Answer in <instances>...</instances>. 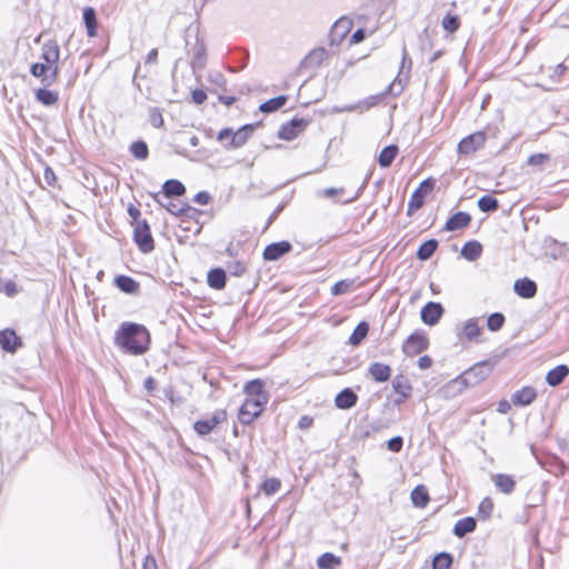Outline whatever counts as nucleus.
Wrapping results in <instances>:
<instances>
[{
	"label": "nucleus",
	"instance_id": "79ce46f5",
	"mask_svg": "<svg viewBox=\"0 0 569 569\" xmlns=\"http://www.w3.org/2000/svg\"><path fill=\"white\" fill-rule=\"evenodd\" d=\"M478 207L482 212H492L498 209L499 202L495 197L487 194L479 198Z\"/></svg>",
	"mask_w": 569,
	"mask_h": 569
},
{
	"label": "nucleus",
	"instance_id": "e433bc0d",
	"mask_svg": "<svg viewBox=\"0 0 569 569\" xmlns=\"http://www.w3.org/2000/svg\"><path fill=\"white\" fill-rule=\"evenodd\" d=\"M438 241L435 239H430L425 241L417 251V257L419 260H428L437 250Z\"/></svg>",
	"mask_w": 569,
	"mask_h": 569
},
{
	"label": "nucleus",
	"instance_id": "49530a36",
	"mask_svg": "<svg viewBox=\"0 0 569 569\" xmlns=\"http://www.w3.org/2000/svg\"><path fill=\"white\" fill-rule=\"evenodd\" d=\"M492 510H493V501L491 498L486 497L485 499H482V501L479 505L478 515L482 519H488V518H490Z\"/></svg>",
	"mask_w": 569,
	"mask_h": 569
},
{
	"label": "nucleus",
	"instance_id": "1a4fd4ad",
	"mask_svg": "<svg viewBox=\"0 0 569 569\" xmlns=\"http://www.w3.org/2000/svg\"><path fill=\"white\" fill-rule=\"evenodd\" d=\"M246 400H259L262 405L269 401V393L264 391V382L261 379H252L243 386Z\"/></svg>",
	"mask_w": 569,
	"mask_h": 569
},
{
	"label": "nucleus",
	"instance_id": "052dcab7",
	"mask_svg": "<svg viewBox=\"0 0 569 569\" xmlns=\"http://www.w3.org/2000/svg\"><path fill=\"white\" fill-rule=\"evenodd\" d=\"M193 200L198 204L206 206L210 200V194L206 191H200L194 196Z\"/></svg>",
	"mask_w": 569,
	"mask_h": 569
},
{
	"label": "nucleus",
	"instance_id": "9b49d317",
	"mask_svg": "<svg viewBox=\"0 0 569 569\" xmlns=\"http://www.w3.org/2000/svg\"><path fill=\"white\" fill-rule=\"evenodd\" d=\"M227 412L224 410H217L209 419L198 420L193 425L194 431L199 436L209 435L219 423L224 421Z\"/></svg>",
	"mask_w": 569,
	"mask_h": 569
},
{
	"label": "nucleus",
	"instance_id": "f3484780",
	"mask_svg": "<svg viewBox=\"0 0 569 569\" xmlns=\"http://www.w3.org/2000/svg\"><path fill=\"white\" fill-rule=\"evenodd\" d=\"M491 480L496 489L503 495H511L516 489V480L507 473L491 475Z\"/></svg>",
	"mask_w": 569,
	"mask_h": 569
},
{
	"label": "nucleus",
	"instance_id": "c9c22d12",
	"mask_svg": "<svg viewBox=\"0 0 569 569\" xmlns=\"http://www.w3.org/2000/svg\"><path fill=\"white\" fill-rule=\"evenodd\" d=\"M369 332V322H358L349 337V343L352 346H359Z\"/></svg>",
	"mask_w": 569,
	"mask_h": 569
},
{
	"label": "nucleus",
	"instance_id": "f8f14e48",
	"mask_svg": "<svg viewBox=\"0 0 569 569\" xmlns=\"http://www.w3.org/2000/svg\"><path fill=\"white\" fill-rule=\"evenodd\" d=\"M33 77L41 78L46 86H51L57 81L59 67H50L44 63H33L30 68Z\"/></svg>",
	"mask_w": 569,
	"mask_h": 569
},
{
	"label": "nucleus",
	"instance_id": "6ab92c4d",
	"mask_svg": "<svg viewBox=\"0 0 569 569\" xmlns=\"http://www.w3.org/2000/svg\"><path fill=\"white\" fill-rule=\"evenodd\" d=\"M41 58L44 64L54 67L58 66L60 58V48L56 41H48L41 48Z\"/></svg>",
	"mask_w": 569,
	"mask_h": 569
},
{
	"label": "nucleus",
	"instance_id": "39448f33",
	"mask_svg": "<svg viewBox=\"0 0 569 569\" xmlns=\"http://www.w3.org/2000/svg\"><path fill=\"white\" fill-rule=\"evenodd\" d=\"M435 187V180L426 179L423 180L419 187L412 192L410 200L408 202V214L411 216L413 212L418 211L425 203L426 196L432 191Z\"/></svg>",
	"mask_w": 569,
	"mask_h": 569
},
{
	"label": "nucleus",
	"instance_id": "2eb2a0df",
	"mask_svg": "<svg viewBox=\"0 0 569 569\" xmlns=\"http://www.w3.org/2000/svg\"><path fill=\"white\" fill-rule=\"evenodd\" d=\"M291 249L292 246L288 241L273 242L264 248L263 258L268 261H274L288 253Z\"/></svg>",
	"mask_w": 569,
	"mask_h": 569
},
{
	"label": "nucleus",
	"instance_id": "cd10ccee",
	"mask_svg": "<svg viewBox=\"0 0 569 569\" xmlns=\"http://www.w3.org/2000/svg\"><path fill=\"white\" fill-rule=\"evenodd\" d=\"M443 308L439 302H428L420 311L421 320H439Z\"/></svg>",
	"mask_w": 569,
	"mask_h": 569
},
{
	"label": "nucleus",
	"instance_id": "2f4dec72",
	"mask_svg": "<svg viewBox=\"0 0 569 569\" xmlns=\"http://www.w3.org/2000/svg\"><path fill=\"white\" fill-rule=\"evenodd\" d=\"M163 194L167 198L179 197L186 192L184 186L179 180H167L162 186Z\"/></svg>",
	"mask_w": 569,
	"mask_h": 569
},
{
	"label": "nucleus",
	"instance_id": "7ed1b4c3",
	"mask_svg": "<svg viewBox=\"0 0 569 569\" xmlns=\"http://www.w3.org/2000/svg\"><path fill=\"white\" fill-rule=\"evenodd\" d=\"M429 348V338L425 330L417 329L402 343V351L408 357L417 356Z\"/></svg>",
	"mask_w": 569,
	"mask_h": 569
},
{
	"label": "nucleus",
	"instance_id": "603ef678",
	"mask_svg": "<svg viewBox=\"0 0 569 569\" xmlns=\"http://www.w3.org/2000/svg\"><path fill=\"white\" fill-rule=\"evenodd\" d=\"M149 121L154 128H160L163 126L162 113L158 108H151L149 110Z\"/></svg>",
	"mask_w": 569,
	"mask_h": 569
},
{
	"label": "nucleus",
	"instance_id": "a18cd8bd",
	"mask_svg": "<svg viewBox=\"0 0 569 569\" xmlns=\"http://www.w3.org/2000/svg\"><path fill=\"white\" fill-rule=\"evenodd\" d=\"M353 283H355V280H349V279L338 281L332 286L331 293L333 296L345 295L350 291Z\"/></svg>",
	"mask_w": 569,
	"mask_h": 569
},
{
	"label": "nucleus",
	"instance_id": "0eeeda50",
	"mask_svg": "<svg viewBox=\"0 0 569 569\" xmlns=\"http://www.w3.org/2000/svg\"><path fill=\"white\" fill-rule=\"evenodd\" d=\"M309 121L302 118H293L291 121L283 123L278 131L281 140L291 141L305 131Z\"/></svg>",
	"mask_w": 569,
	"mask_h": 569
},
{
	"label": "nucleus",
	"instance_id": "20e7f679",
	"mask_svg": "<svg viewBox=\"0 0 569 569\" xmlns=\"http://www.w3.org/2000/svg\"><path fill=\"white\" fill-rule=\"evenodd\" d=\"M134 241L143 253H149L154 249V241L150 232V227L146 220L137 221L133 230Z\"/></svg>",
	"mask_w": 569,
	"mask_h": 569
},
{
	"label": "nucleus",
	"instance_id": "6e6d98bb",
	"mask_svg": "<svg viewBox=\"0 0 569 569\" xmlns=\"http://www.w3.org/2000/svg\"><path fill=\"white\" fill-rule=\"evenodd\" d=\"M549 160V156L546 154V153H536V154H531L529 158H528V164L529 166H541L546 161Z\"/></svg>",
	"mask_w": 569,
	"mask_h": 569
},
{
	"label": "nucleus",
	"instance_id": "de8ad7c7",
	"mask_svg": "<svg viewBox=\"0 0 569 569\" xmlns=\"http://www.w3.org/2000/svg\"><path fill=\"white\" fill-rule=\"evenodd\" d=\"M131 153L140 160H143L148 157V146L143 141L133 142L130 147Z\"/></svg>",
	"mask_w": 569,
	"mask_h": 569
},
{
	"label": "nucleus",
	"instance_id": "393cba45",
	"mask_svg": "<svg viewBox=\"0 0 569 569\" xmlns=\"http://www.w3.org/2000/svg\"><path fill=\"white\" fill-rule=\"evenodd\" d=\"M477 527V521L472 517H466L459 519L453 527V535L458 538H462L466 535L473 532Z\"/></svg>",
	"mask_w": 569,
	"mask_h": 569
},
{
	"label": "nucleus",
	"instance_id": "680f3d73",
	"mask_svg": "<svg viewBox=\"0 0 569 569\" xmlns=\"http://www.w3.org/2000/svg\"><path fill=\"white\" fill-rule=\"evenodd\" d=\"M431 365H432V359H431V357H429L427 355L420 357L418 360V367L422 370L430 368Z\"/></svg>",
	"mask_w": 569,
	"mask_h": 569
},
{
	"label": "nucleus",
	"instance_id": "423d86ee",
	"mask_svg": "<svg viewBox=\"0 0 569 569\" xmlns=\"http://www.w3.org/2000/svg\"><path fill=\"white\" fill-rule=\"evenodd\" d=\"M264 406L259 400H244L238 412L239 422L244 426L252 423L262 413Z\"/></svg>",
	"mask_w": 569,
	"mask_h": 569
},
{
	"label": "nucleus",
	"instance_id": "dca6fc26",
	"mask_svg": "<svg viewBox=\"0 0 569 569\" xmlns=\"http://www.w3.org/2000/svg\"><path fill=\"white\" fill-rule=\"evenodd\" d=\"M21 345V338L17 336L13 329H3L0 331V346L4 351L14 352Z\"/></svg>",
	"mask_w": 569,
	"mask_h": 569
},
{
	"label": "nucleus",
	"instance_id": "4468645a",
	"mask_svg": "<svg viewBox=\"0 0 569 569\" xmlns=\"http://www.w3.org/2000/svg\"><path fill=\"white\" fill-rule=\"evenodd\" d=\"M537 398V390L531 386L522 387L511 395V402L518 407L531 405Z\"/></svg>",
	"mask_w": 569,
	"mask_h": 569
},
{
	"label": "nucleus",
	"instance_id": "bb28decb",
	"mask_svg": "<svg viewBox=\"0 0 569 569\" xmlns=\"http://www.w3.org/2000/svg\"><path fill=\"white\" fill-rule=\"evenodd\" d=\"M116 286L124 293L136 295L139 291V283L128 276H118L114 279Z\"/></svg>",
	"mask_w": 569,
	"mask_h": 569
},
{
	"label": "nucleus",
	"instance_id": "4c0bfd02",
	"mask_svg": "<svg viewBox=\"0 0 569 569\" xmlns=\"http://www.w3.org/2000/svg\"><path fill=\"white\" fill-rule=\"evenodd\" d=\"M83 21L88 36L94 37L97 31V16L93 8L88 7L83 10Z\"/></svg>",
	"mask_w": 569,
	"mask_h": 569
},
{
	"label": "nucleus",
	"instance_id": "f257e3e1",
	"mask_svg": "<svg viewBox=\"0 0 569 569\" xmlns=\"http://www.w3.org/2000/svg\"><path fill=\"white\" fill-rule=\"evenodd\" d=\"M114 345L126 355L141 356L149 349L150 333L138 322H122L116 331Z\"/></svg>",
	"mask_w": 569,
	"mask_h": 569
},
{
	"label": "nucleus",
	"instance_id": "3c124183",
	"mask_svg": "<svg viewBox=\"0 0 569 569\" xmlns=\"http://www.w3.org/2000/svg\"><path fill=\"white\" fill-rule=\"evenodd\" d=\"M442 27L448 32H455L459 28V19L457 16H446L442 20Z\"/></svg>",
	"mask_w": 569,
	"mask_h": 569
},
{
	"label": "nucleus",
	"instance_id": "f03ea898",
	"mask_svg": "<svg viewBox=\"0 0 569 569\" xmlns=\"http://www.w3.org/2000/svg\"><path fill=\"white\" fill-rule=\"evenodd\" d=\"M493 363L491 360H483L475 363L472 367L463 371L460 376L467 387H475L482 382L492 371Z\"/></svg>",
	"mask_w": 569,
	"mask_h": 569
},
{
	"label": "nucleus",
	"instance_id": "c03bdc74",
	"mask_svg": "<svg viewBox=\"0 0 569 569\" xmlns=\"http://www.w3.org/2000/svg\"><path fill=\"white\" fill-rule=\"evenodd\" d=\"M154 200L160 206L164 207L170 213H172L174 216L184 214L187 212V210L189 209V206H186V204H182V203H178V202H174V201H169L167 203H163L162 201H160L158 199V196H154Z\"/></svg>",
	"mask_w": 569,
	"mask_h": 569
},
{
	"label": "nucleus",
	"instance_id": "ddd939ff",
	"mask_svg": "<svg viewBox=\"0 0 569 569\" xmlns=\"http://www.w3.org/2000/svg\"><path fill=\"white\" fill-rule=\"evenodd\" d=\"M254 130V124L242 126L237 131L232 130V139L229 143H224L226 149H237L246 144Z\"/></svg>",
	"mask_w": 569,
	"mask_h": 569
},
{
	"label": "nucleus",
	"instance_id": "13d9d810",
	"mask_svg": "<svg viewBox=\"0 0 569 569\" xmlns=\"http://www.w3.org/2000/svg\"><path fill=\"white\" fill-rule=\"evenodd\" d=\"M191 97L196 104H202L207 99V93L201 89H196L191 92Z\"/></svg>",
	"mask_w": 569,
	"mask_h": 569
},
{
	"label": "nucleus",
	"instance_id": "338daca9",
	"mask_svg": "<svg viewBox=\"0 0 569 569\" xmlns=\"http://www.w3.org/2000/svg\"><path fill=\"white\" fill-rule=\"evenodd\" d=\"M142 569H158V566H157V562H156L154 558L147 557L144 562H143V568Z\"/></svg>",
	"mask_w": 569,
	"mask_h": 569
},
{
	"label": "nucleus",
	"instance_id": "aec40b11",
	"mask_svg": "<svg viewBox=\"0 0 569 569\" xmlns=\"http://www.w3.org/2000/svg\"><path fill=\"white\" fill-rule=\"evenodd\" d=\"M569 375V367L567 365H558L550 369L546 375V382L550 387L561 385Z\"/></svg>",
	"mask_w": 569,
	"mask_h": 569
},
{
	"label": "nucleus",
	"instance_id": "0e129e2a",
	"mask_svg": "<svg viewBox=\"0 0 569 569\" xmlns=\"http://www.w3.org/2000/svg\"><path fill=\"white\" fill-rule=\"evenodd\" d=\"M313 423V419L309 416H302L299 420V427L301 429H307V428H310Z\"/></svg>",
	"mask_w": 569,
	"mask_h": 569
},
{
	"label": "nucleus",
	"instance_id": "c85d7f7f",
	"mask_svg": "<svg viewBox=\"0 0 569 569\" xmlns=\"http://www.w3.org/2000/svg\"><path fill=\"white\" fill-rule=\"evenodd\" d=\"M412 505L417 508H425L427 507L430 497L427 488L423 485L417 486L410 495Z\"/></svg>",
	"mask_w": 569,
	"mask_h": 569
},
{
	"label": "nucleus",
	"instance_id": "69168bd1",
	"mask_svg": "<svg viewBox=\"0 0 569 569\" xmlns=\"http://www.w3.org/2000/svg\"><path fill=\"white\" fill-rule=\"evenodd\" d=\"M366 38V32L362 29H358L351 37L352 43H359Z\"/></svg>",
	"mask_w": 569,
	"mask_h": 569
},
{
	"label": "nucleus",
	"instance_id": "b1692460",
	"mask_svg": "<svg viewBox=\"0 0 569 569\" xmlns=\"http://www.w3.org/2000/svg\"><path fill=\"white\" fill-rule=\"evenodd\" d=\"M513 289L522 298H532L537 292V284L535 281L523 278L515 282Z\"/></svg>",
	"mask_w": 569,
	"mask_h": 569
},
{
	"label": "nucleus",
	"instance_id": "a211bd4d",
	"mask_svg": "<svg viewBox=\"0 0 569 569\" xmlns=\"http://www.w3.org/2000/svg\"><path fill=\"white\" fill-rule=\"evenodd\" d=\"M358 402V395L351 388L342 389L335 398V406L341 410H348Z\"/></svg>",
	"mask_w": 569,
	"mask_h": 569
},
{
	"label": "nucleus",
	"instance_id": "ea45409f",
	"mask_svg": "<svg viewBox=\"0 0 569 569\" xmlns=\"http://www.w3.org/2000/svg\"><path fill=\"white\" fill-rule=\"evenodd\" d=\"M36 98L39 102H41L44 106H52L58 101L59 96L54 91L39 89L36 91Z\"/></svg>",
	"mask_w": 569,
	"mask_h": 569
},
{
	"label": "nucleus",
	"instance_id": "8fccbe9b",
	"mask_svg": "<svg viewBox=\"0 0 569 569\" xmlns=\"http://www.w3.org/2000/svg\"><path fill=\"white\" fill-rule=\"evenodd\" d=\"M204 66V47L202 43L198 44L194 49L192 57V67L202 68Z\"/></svg>",
	"mask_w": 569,
	"mask_h": 569
},
{
	"label": "nucleus",
	"instance_id": "09e8293b",
	"mask_svg": "<svg viewBox=\"0 0 569 569\" xmlns=\"http://www.w3.org/2000/svg\"><path fill=\"white\" fill-rule=\"evenodd\" d=\"M0 292L7 297H14L18 293V288L14 281L0 279Z\"/></svg>",
	"mask_w": 569,
	"mask_h": 569
},
{
	"label": "nucleus",
	"instance_id": "6e6552de",
	"mask_svg": "<svg viewBox=\"0 0 569 569\" xmlns=\"http://www.w3.org/2000/svg\"><path fill=\"white\" fill-rule=\"evenodd\" d=\"M487 134L485 131H477L465 137L458 144V152L470 154L482 148L486 143Z\"/></svg>",
	"mask_w": 569,
	"mask_h": 569
},
{
	"label": "nucleus",
	"instance_id": "72a5a7b5",
	"mask_svg": "<svg viewBox=\"0 0 569 569\" xmlns=\"http://www.w3.org/2000/svg\"><path fill=\"white\" fill-rule=\"evenodd\" d=\"M482 251V247L478 241H468L461 249V254L469 261L477 260Z\"/></svg>",
	"mask_w": 569,
	"mask_h": 569
},
{
	"label": "nucleus",
	"instance_id": "bf43d9fd",
	"mask_svg": "<svg viewBox=\"0 0 569 569\" xmlns=\"http://www.w3.org/2000/svg\"><path fill=\"white\" fill-rule=\"evenodd\" d=\"M343 192V188H326L321 191V194L325 198H333L338 194H342Z\"/></svg>",
	"mask_w": 569,
	"mask_h": 569
},
{
	"label": "nucleus",
	"instance_id": "473e14b6",
	"mask_svg": "<svg viewBox=\"0 0 569 569\" xmlns=\"http://www.w3.org/2000/svg\"><path fill=\"white\" fill-rule=\"evenodd\" d=\"M398 154V147L396 144H390L383 148L379 154V166L382 168H388L393 162L395 158Z\"/></svg>",
	"mask_w": 569,
	"mask_h": 569
},
{
	"label": "nucleus",
	"instance_id": "864d4df0",
	"mask_svg": "<svg viewBox=\"0 0 569 569\" xmlns=\"http://www.w3.org/2000/svg\"><path fill=\"white\" fill-rule=\"evenodd\" d=\"M403 447V438L401 436L392 437L387 441L388 450L392 452H400Z\"/></svg>",
	"mask_w": 569,
	"mask_h": 569
},
{
	"label": "nucleus",
	"instance_id": "37998d69",
	"mask_svg": "<svg viewBox=\"0 0 569 569\" xmlns=\"http://www.w3.org/2000/svg\"><path fill=\"white\" fill-rule=\"evenodd\" d=\"M452 565V556L448 552H439L432 560V569H449Z\"/></svg>",
	"mask_w": 569,
	"mask_h": 569
},
{
	"label": "nucleus",
	"instance_id": "e2e57ef3",
	"mask_svg": "<svg viewBox=\"0 0 569 569\" xmlns=\"http://www.w3.org/2000/svg\"><path fill=\"white\" fill-rule=\"evenodd\" d=\"M511 403L512 402H509L508 400H505V399L500 400L498 402V408H497L498 412L503 413V415L508 413L511 410Z\"/></svg>",
	"mask_w": 569,
	"mask_h": 569
},
{
	"label": "nucleus",
	"instance_id": "c756f323",
	"mask_svg": "<svg viewBox=\"0 0 569 569\" xmlns=\"http://www.w3.org/2000/svg\"><path fill=\"white\" fill-rule=\"evenodd\" d=\"M467 387L461 376L450 380L443 388L442 391L446 397H456L460 395Z\"/></svg>",
	"mask_w": 569,
	"mask_h": 569
},
{
	"label": "nucleus",
	"instance_id": "f704fd0d",
	"mask_svg": "<svg viewBox=\"0 0 569 569\" xmlns=\"http://www.w3.org/2000/svg\"><path fill=\"white\" fill-rule=\"evenodd\" d=\"M341 565V558L337 557L331 552L322 553L318 560L317 566L319 569H335L336 567Z\"/></svg>",
	"mask_w": 569,
	"mask_h": 569
},
{
	"label": "nucleus",
	"instance_id": "a878e982",
	"mask_svg": "<svg viewBox=\"0 0 569 569\" xmlns=\"http://www.w3.org/2000/svg\"><path fill=\"white\" fill-rule=\"evenodd\" d=\"M328 57V51L325 48H316L309 52L303 62L308 68H317L321 66Z\"/></svg>",
	"mask_w": 569,
	"mask_h": 569
},
{
	"label": "nucleus",
	"instance_id": "58836bf2",
	"mask_svg": "<svg viewBox=\"0 0 569 569\" xmlns=\"http://www.w3.org/2000/svg\"><path fill=\"white\" fill-rule=\"evenodd\" d=\"M286 101H287L286 96H279V97L272 98V99L261 103L259 109L262 112H273V111H277L278 109H280L281 107H283Z\"/></svg>",
	"mask_w": 569,
	"mask_h": 569
},
{
	"label": "nucleus",
	"instance_id": "7c9ffc66",
	"mask_svg": "<svg viewBox=\"0 0 569 569\" xmlns=\"http://www.w3.org/2000/svg\"><path fill=\"white\" fill-rule=\"evenodd\" d=\"M226 272L220 268L210 270L207 277L208 284L218 290L226 286Z\"/></svg>",
	"mask_w": 569,
	"mask_h": 569
},
{
	"label": "nucleus",
	"instance_id": "4d7b16f0",
	"mask_svg": "<svg viewBox=\"0 0 569 569\" xmlns=\"http://www.w3.org/2000/svg\"><path fill=\"white\" fill-rule=\"evenodd\" d=\"M231 139H232V129H230V128H224V129L220 130L217 136V140L223 144L229 143L231 141Z\"/></svg>",
	"mask_w": 569,
	"mask_h": 569
},
{
	"label": "nucleus",
	"instance_id": "4be33fe9",
	"mask_svg": "<svg viewBox=\"0 0 569 569\" xmlns=\"http://www.w3.org/2000/svg\"><path fill=\"white\" fill-rule=\"evenodd\" d=\"M471 217L469 213L459 211L451 216L445 226L447 231H455L459 229H463L470 224Z\"/></svg>",
	"mask_w": 569,
	"mask_h": 569
},
{
	"label": "nucleus",
	"instance_id": "a19ab883",
	"mask_svg": "<svg viewBox=\"0 0 569 569\" xmlns=\"http://www.w3.org/2000/svg\"><path fill=\"white\" fill-rule=\"evenodd\" d=\"M259 488L266 496H272L280 490L281 481L279 478H268L261 482Z\"/></svg>",
	"mask_w": 569,
	"mask_h": 569
},
{
	"label": "nucleus",
	"instance_id": "774afa93",
	"mask_svg": "<svg viewBox=\"0 0 569 569\" xmlns=\"http://www.w3.org/2000/svg\"><path fill=\"white\" fill-rule=\"evenodd\" d=\"M128 214L134 220L138 221V218L140 217V210L136 208L134 206L130 204L128 207Z\"/></svg>",
	"mask_w": 569,
	"mask_h": 569
},
{
	"label": "nucleus",
	"instance_id": "5fc2aeb1",
	"mask_svg": "<svg viewBox=\"0 0 569 569\" xmlns=\"http://www.w3.org/2000/svg\"><path fill=\"white\" fill-rule=\"evenodd\" d=\"M389 422L383 421L382 419H377L368 426V430L366 431V435L369 436L370 432H379L382 429H386L389 427Z\"/></svg>",
	"mask_w": 569,
	"mask_h": 569
},
{
	"label": "nucleus",
	"instance_id": "412c9836",
	"mask_svg": "<svg viewBox=\"0 0 569 569\" xmlns=\"http://www.w3.org/2000/svg\"><path fill=\"white\" fill-rule=\"evenodd\" d=\"M481 328L478 322H466L461 331L458 332L459 340L463 343L465 340L469 342H480Z\"/></svg>",
	"mask_w": 569,
	"mask_h": 569
},
{
	"label": "nucleus",
	"instance_id": "9d476101",
	"mask_svg": "<svg viewBox=\"0 0 569 569\" xmlns=\"http://www.w3.org/2000/svg\"><path fill=\"white\" fill-rule=\"evenodd\" d=\"M392 389L398 395L393 400L396 407L401 406L408 398L411 397L412 386L410 380L405 375H397L392 379Z\"/></svg>",
	"mask_w": 569,
	"mask_h": 569
},
{
	"label": "nucleus",
	"instance_id": "5701e85b",
	"mask_svg": "<svg viewBox=\"0 0 569 569\" xmlns=\"http://www.w3.org/2000/svg\"><path fill=\"white\" fill-rule=\"evenodd\" d=\"M368 372L377 382H386L391 377L390 366L381 362H372L368 368Z\"/></svg>",
	"mask_w": 569,
	"mask_h": 569
}]
</instances>
